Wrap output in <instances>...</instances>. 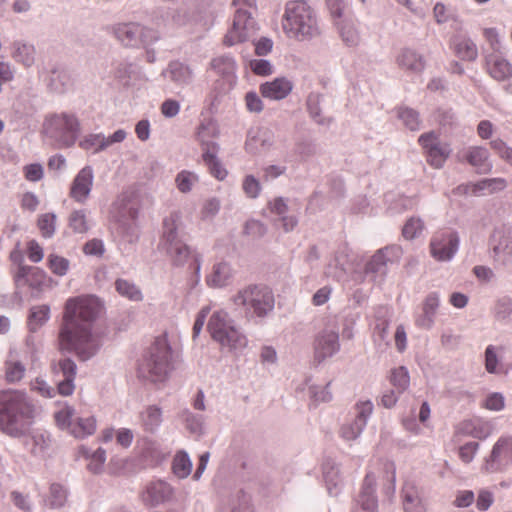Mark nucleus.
I'll list each match as a JSON object with an SVG mask.
<instances>
[{
	"label": "nucleus",
	"mask_w": 512,
	"mask_h": 512,
	"mask_svg": "<svg viewBox=\"0 0 512 512\" xmlns=\"http://www.w3.org/2000/svg\"><path fill=\"white\" fill-rule=\"evenodd\" d=\"M181 418L185 421L186 428L192 434L200 435L203 433L204 418L202 415L193 414L188 409H185L181 413Z\"/></svg>",
	"instance_id": "obj_50"
},
{
	"label": "nucleus",
	"mask_w": 512,
	"mask_h": 512,
	"mask_svg": "<svg viewBox=\"0 0 512 512\" xmlns=\"http://www.w3.org/2000/svg\"><path fill=\"white\" fill-rule=\"evenodd\" d=\"M211 68L222 76L231 77L236 71L237 64L232 56L223 55L211 61Z\"/></svg>",
	"instance_id": "obj_42"
},
{
	"label": "nucleus",
	"mask_w": 512,
	"mask_h": 512,
	"mask_svg": "<svg viewBox=\"0 0 512 512\" xmlns=\"http://www.w3.org/2000/svg\"><path fill=\"white\" fill-rule=\"evenodd\" d=\"M115 38L126 47H144L157 42L160 38L158 31L140 23H119L113 27Z\"/></svg>",
	"instance_id": "obj_8"
},
{
	"label": "nucleus",
	"mask_w": 512,
	"mask_h": 512,
	"mask_svg": "<svg viewBox=\"0 0 512 512\" xmlns=\"http://www.w3.org/2000/svg\"><path fill=\"white\" fill-rule=\"evenodd\" d=\"M94 182V172L91 166L83 167L73 179L70 186V197L78 203L84 204L91 193Z\"/></svg>",
	"instance_id": "obj_19"
},
{
	"label": "nucleus",
	"mask_w": 512,
	"mask_h": 512,
	"mask_svg": "<svg viewBox=\"0 0 512 512\" xmlns=\"http://www.w3.org/2000/svg\"><path fill=\"white\" fill-rule=\"evenodd\" d=\"M323 475L328 493L331 496H337L342 486V479L340 477L338 466L329 461L324 463Z\"/></svg>",
	"instance_id": "obj_33"
},
{
	"label": "nucleus",
	"mask_w": 512,
	"mask_h": 512,
	"mask_svg": "<svg viewBox=\"0 0 512 512\" xmlns=\"http://www.w3.org/2000/svg\"><path fill=\"white\" fill-rule=\"evenodd\" d=\"M490 257L496 269H507L512 266V233L496 230L490 242Z\"/></svg>",
	"instance_id": "obj_11"
},
{
	"label": "nucleus",
	"mask_w": 512,
	"mask_h": 512,
	"mask_svg": "<svg viewBox=\"0 0 512 512\" xmlns=\"http://www.w3.org/2000/svg\"><path fill=\"white\" fill-rule=\"evenodd\" d=\"M173 473L181 479L188 477L192 471V461L185 451H179L172 462Z\"/></svg>",
	"instance_id": "obj_41"
},
{
	"label": "nucleus",
	"mask_w": 512,
	"mask_h": 512,
	"mask_svg": "<svg viewBox=\"0 0 512 512\" xmlns=\"http://www.w3.org/2000/svg\"><path fill=\"white\" fill-rule=\"evenodd\" d=\"M233 276V269L228 262L221 261L213 265L212 270L206 277V283L211 288H222L227 286Z\"/></svg>",
	"instance_id": "obj_31"
},
{
	"label": "nucleus",
	"mask_w": 512,
	"mask_h": 512,
	"mask_svg": "<svg viewBox=\"0 0 512 512\" xmlns=\"http://www.w3.org/2000/svg\"><path fill=\"white\" fill-rule=\"evenodd\" d=\"M335 25L338 28L339 34L343 42L350 47L358 45L360 41L359 33L354 24L346 19L336 21Z\"/></svg>",
	"instance_id": "obj_39"
},
{
	"label": "nucleus",
	"mask_w": 512,
	"mask_h": 512,
	"mask_svg": "<svg viewBox=\"0 0 512 512\" xmlns=\"http://www.w3.org/2000/svg\"><path fill=\"white\" fill-rule=\"evenodd\" d=\"M464 158L479 174H487L492 171L493 163L490 159V153L483 146L469 147L465 152Z\"/></svg>",
	"instance_id": "obj_24"
},
{
	"label": "nucleus",
	"mask_w": 512,
	"mask_h": 512,
	"mask_svg": "<svg viewBox=\"0 0 512 512\" xmlns=\"http://www.w3.org/2000/svg\"><path fill=\"white\" fill-rule=\"evenodd\" d=\"M35 407L25 392H0V430L12 437L22 436L31 425Z\"/></svg>",
	"instance_id": "obj_2"
},
{
	"label": "nucleus",
	"mask_w": 512,
	"mask_h": 512,
	"mask_svg": "<svg viewBox=\"0 0 512 512\" xmlns=\"http://www.w3.org/2000/svg\"><path fill=\"white\" fill-rule=\"evenodd\" d=\"M235 323V320L226 310L218 309L211 314L207 323V330L211 338L215 341Z\"/></svg>",
	"instance_id": "obj_28"
},
{
	"label": "nucleus",
	"mask_w": 512,
	"mask_h": 512,
	"mask_svg": "<svg viewBox=\"0 0 512 512\" xmlns=\"http://www.w3.org/2000/svg\"><path fill=\"white\" fill-rule=\"evenodd\" d=\"M67 500V491L60 484H52L47 499V504L52 509H58L65 505Z\"/></svg>",
	"instance_id": "obj_48"
},
{
	"label": "nucleus",
	"mask_w": 512,
	"mask_h": 512,
	"mask_svg": "<svg viewBox=\"0 0 512 512\" xmlns=\"http://www.w3.org/2000/svg\"><path fill=\"white\" fill-rule=\"evenodd\" d=\"M173 490L171 486L164 481H156L149 484L143 493V501L146 505L157 506L172 496Z\"/></svg>",
	"instance_id": "obj_27"
},
{
	"label": "nucleus",
	"mask_w": 512,
	"mask_h": 512,
	"mask_svg": "<svg viewBox=\"0 0 512 512\" xmlns=\"http://www.w3.org/2000/svg\"><path fill=\"white\" fill-rule=\"evenodd\" d=\"M52 372L58 378L57 392L62 396H70L75 390L74 380L77 374L76 363L68 357L53 362Z\"/></svg>",
	"instance_id": "obj_13"
},
{
	"label": "nucleus",
	"mask_w": 512,
	"mask_h": 512,
	"mask_svg": "<svg viewBox=\"0 0 512 512\" xmlns=\"http://www.w3.org/2000/svg\"><path fill=\"white\" fill-rule=\"evenodd\" d=\"M459 236L456 232L435 234L430 242V253L437 261H450L459 248Z\"/></svg>",
	"instance_id": "obj_15"
},
{
	"label": "nucleus",
	"mask_w": 512,
	"mask_h": 512,
	"mask_svg": "<svg viewBox=\"0 0 512 512\" xmlns=\"http://www.w3.org/2000/svg\"><path fill=\"white\" fill-rule=\"evenodd\" d=\"M13 278L17 290L26 285L32 289L40 290L45 283L46 274L38 267L20 264Z\"/></svg>",
	"instance_id": "obj_21"
},
{
	"label": "nucleus",
	"mask_w": 512,
	"mask_h": 512,
	"mask_svg": "<svg viewBox=\"0 0 512 512\" xmlns=\"http://www.w3.org/2000/svg\"><path fill=\"white\" fill-rule=\"evenodd\" d=\"M340 349L339 334L334 329H324L315 340L314 358L321 363L335 355Z\"/></svg>",
	"instance_id": "obj_17"
},
{
	"label": "nucleus",
	"mask_w": 512,
	"mask_h": 512,
	"mask_svg": "<svg viewBox=\"0 0 512 512\" xmlns=\"http://www.w3.org/2000/svg\"><path fill=\"white\" fill-rule=\"evenodd\" d=\"M292 83L286 78H276L260 86L263 97L271 100H282L292 91Z\"/></svg>",
	"instance_id": "obj_30"
},
{
	"label": "nucleus",
	"mask_w": 512,
	"mask_h": 512,
	"mask_svg": "<svg viewBox=\"0 0 512 512\" xmlns=\"http://www.w3.org/2000/svg\"><path fill=\"white\" fill-rule=\"evenodd\" d=\"M375 492L376 478L372 473H368L353 502L351 512H378V499Z\"/></svg>",
	"instance_id": "obj_16"
},
{
	"label": "nucleus",
	"mask_w": 512,
	"mask_h": 512,
	"mask_svg": "<svg viewBox=\"0 0 512 512\" xmlns=\"http://www.w3.org/2000/svg\"><path fill=\"white\" fill-rule=\"evenodd\" d=\"M235 306L244 310L246 319L265 318L274 309L275 298L272 290L265 285H248L233 297Z\"/></svg>",
	"instance_id": "obj_6"
},
{
	"label": "nucleus",
	"mask_w": 512,
	"mask_h": 512,
	"mask_svg": "<svg viewBox=\"0 0 512 512\" xmlns=\"http://www.w3.org/2000/svg\"><path fill=\"white\" fill-rule=\"evenodd\" d=\"M50 444L51 439L45 433L36 432L31 436V452L36 456L43 455L50 447Z\"/></svg>",
	"instance_id": "obj_51"
},
{
	"label": "nucleus",
	"mask_w": 512,
	"mask_h": 512,
	"mask_svg": "<svg viewBox=\"0 0 512 512\" xmlns=\"http://www.w3.org/2000/svg\"><path fill=\"white\" fill-rule=\"evenodd\" d=\"M251 42L255 46V53L258 56H266L272 51L273 41L268 37H259L257 35Z\"/></svg>",
	"instance_id": "obj_64"
},
{
	"label": "nucleus",
	"mask_w": 512,
	"mask_h": 512,
	"mask_svg": "<svg viewBox=\"0 0 512 512\" xmlns=\"http://www.w3.org/2000/svg\"><path fill=\"white\" fill-rule=\"evenodd\" d=\"M214 130L209 124H201L198 128L197 139L203 148L202 160L207 166L210 174L222 181L227 176V170L223 167L217 157L219 146L216 142L208 140L210 130Z\"/></svg>",
	"instance_id": "obj_10"
},
{
	"label": "nucleus",
	"mask_w": 512,
	"mask_h": 512,
	"mask_svg": "<svg viewBox=\"0 0 512 512\" xmlns=\"http://www.w3.org/2000/svg\"><path fill=\"white\" fill-rule=\"evenodd\" d=\"M259 26L252 17L251 11L238 8L235 12L233 24L226 33L223 43L226 46H233L237 43L251 41L257 36Z\"/></svg>",
	"instance_id": "obj_9"
},
{
	"label": "nucleus",
	"mask_w": 512,
	"mask_h": 512,
	"mask_svg": "<svg viewBox=\"0 0 512 512\" xmlns=\"http://www.w3.org/2000/svg\"><path fill=\"white\" fill-rule=\"evenodd\" d=\"M354 409V419L343 424L340 429V435L346 441L355 440L360 436L373 412V404L370 400L359 401Z\"/></svg>",
	"instance_id": "obj_14"
},
{
	"label": "nucleus",
	"mask_w": 512,
	"mask_h": 512,
	"mask_svg": "<svg viewBox=\"0 0 512 512\" xmlns=\"http://www.w3.org/2000/svg\"><path fill=\"white\" fill-rule=\"evenodd\" d=\"M82 455L89 460L87 469L93 474H100L103 471L104 463L106 461V451L102 448H98L95 451L82 447Z\"/></svg>",
	"instance_id": "obj_37"
},
{
	"label": "nucleus",
	"mask_w": 512,
	"mask_h": 512,
	"mask_svg": "<svg viewBox=\"0 0 512 512\" xmlns=\"http://www.w3.org/2000/svg\"><path fill=\"white\" fill-rule=\"evenodd\" d=\"M126 136L127 133L123 129L116 130L110 136H105L102 133H91L80 141L79 146L84 150H93V153H99L113 144L121 143Z\"/></svg>",
	"instance_id": "obj_20"
},
{
	"label": "nucleus",
	"mask_w": 512,
	"mask_h": 512,
	"mask_svg": "<svg viewBox=\"0 0 512 512\" xmlns=\"http://www.w3.org/2000/svg\"><path fill=\"white\" fill-rule=\"evenodd\" d=\"M220 349L229 353L242 352L248 345V338L240 327L235 323L225 331L217 340Z\"/></svg>",
	"instance_id": "obj_22"
},
{
	"label": "nucleus",
	"mask_w": 512,
	"mask_h": 512,
	"mask_svg": "<svg viewBox=\"0 0 512 512\" xmlns=\"http://www.w3.org/2000/svg\"><path fill=\"white\" fill-rule=\"evenodd\" d=\"M178 352L175 351L167 333L156 337L144 353L138 367L139 377L152 383H163L175 369Z\"/></svg>",
	"instance_id": "obj_3"
},
{
	"label": "nucleus",
	"mask_w": 512,
	"mask_h": 512,
	"mask_svg": "<svg viewBox=\"0 0 512 512\" xmlns=\"http://www.w3.org/2000/svg\"><path fill=\"white\" fill-rule=\"evenodd\" d=\"M282 27L288 37L299 41L312 39L321 33L317 14L305 1L286 4Z\"/></svg>",
	"instance_id": "obj_4"
},
{
	"label": "nucleus",
	"mask_w": 512,
	"mask_h": 512,
	"mask_svg": "<svg viewBox=\"0 0 512 512\" xmlns=\"http://www.w3.org/2000/svg\"><path fill=\"white\" fill-rule=\"evenodd\" d=\"M489 75L497 81H505L512 77V65L502 55L492 53L486 57Z\"/></svg>",
	"instance_id": "obj_26"
},
{
	"label": "nucleus",
	"mask_w": 512,
	"mask_h": 512,
	"mask_svg": "<svg viewBox=\"0 0 512 512\" xmlns=\"http://www.w3.org/2000/svg\"><path fill=\"white\" fill-rule=\"evenodd\" d=\"M397 117L409 130L417 131L420 129L421 120L419 113L416 110L409 107H400L397 109Z\"/></svg>",
	"instance_id": "obj_44"
},
{
	"label": "nucleus",
	"mask_w": 512,
	"mask_h": 512,
	"mask_svg": "<svg viewBox=\"0 0 512 512\" xmlns=\"http://www.w3.org/2000/svg\"><path fill=\"white\" fill-rule=\"evenodd\" d=\"M101 309L102 303L94 295L67 299L59 331L61 349L74 352L81 361L94 357L102 346L101 336L92 330Z\"/></svg>",
	"instance_id": "obj_1"
},
{
	"label": "nucleus",
	"mask_w": 512,
	"mask_h": 512,
	"mask_svg": "<svg viewBox=\"0 0 512 512\" xmlns=\"http://www.w3.org/2000/svg\"><path fill=\"white\" fill-rule=\"evenodd\" d=\"M396 64L407 73L420 74L426 67V60L415 49L404 47L399 50L396 56Z\"/></svg>",
	"instance_id": "obj_23"
},
{
	"label": "nucleus",
	"mask_w": 512,
	"mask_h": 512,
	"mask_svg": "<svg viewBox=\"0 0 512 512\" xmlns=\"http://www.w3.org/2000/svg\"><path fill=\"white\" fill-rule=\"evenodd\" d=\"M399 250L396 246H387L376 251L365 266L366 275L374 282H382L387 274V265L390 262L389 255Z\"/></svg>",
	"instance_id": "obj_18"
},
{
	"label": "nucleus",
	"mask_w": 512,
	"mask_h": 512,
	"mask_svg": "<svg viewBox=\"0 0 512 512\" xmlns=\"http://www.w3.org/2000/svg\"><path fill=\"white\" fill-rule=\"evenodd\" d=\"M198 181V174L188 170L180 171L175 178L177 189L184 194L189 193L193 189L194 185L198 183Z\"/></svg>",
	"instance_id": "obj_46"
},
{
	"label": "nucleus",
	"mask_w": 512,
	"mask_h": 512,
	"mask_svg": "<svg viewBox=\"0 0 512 512\" xmlns=\"http://www.w3.org/2000/svg\"><path fill=\"white\" fill-rule=\"evenodd\" d=\"M73 416H74V408L71 406H66L63 409H61L60 411L55 413V420H56L57 425L60 428H62V429L68 428L70 430L73 425V420H72Z\"/></svg>",
	"instance_id": "obj_60"
},
{
	"label": "nucleus",
	"mask_w": 512,
	"mask_h": 512,
	"mask_svg": "<svg viewBox=\"0 0 512 512\" xmlns=\"http://www.w3.org/2000/svg\"><path fill=\"white\" fill-rule=\"evenodd\" d=\"M162 76L169 79L176 86H186L192 82L193 71L180 61H171L167 68L162 71Z\"/></svg>",
	"instance_id": "obj_25"
},
{
	"label": "nucleus",
	"mask_w": 512,
	"mask_h": 512,
	"mask_svg": "<svg viewBox=\"0 0 512 512\" xmlns=\"http://www.w3.org/2000/svg\"><path fill=\"white\" fill-rule=\"evenodd\" d=\"M181 215L178 212L171 213L163 220L162 236L159 248L170 258L174 266H183L190 256L194 259V271L199 279L201 270V255L192 253L190 247L179 238V225Z\"/></svg>",
	"instance_id": "obj_5"
},
{
	"label": "nucleus",
	"mask_w": 512,
	"mask_h": 512,
	"mask_svg": "<svg viewBox=\"0 0 512 512\" xmlns=\"http://www.w3.org/2000/svg\"><path fill=\"white\" fill-rule=\"evenodd\" d=\"M346 273L347 269L345 267V263L341 260V255H336L334 258V264L330 263L325 270L326 276L337 281H341L345 277Z\"/></svg>",
	"instance_id": "obj_55"
},
{
	"label": "nucleus",
	"mask_w": 512,
	"mask_h": 512,
	"mask_svg": "<svg viewBox=\"0 0 512 512\" xmlns=\"http://www.w3.org/2000/svg\"><path fill=\"white\" fill-rule=\"evenodd\" d=\"M491 149L504 161L512 165V147L508 146L500 138H496L490 141Z\"/></svg>",
	"instance_id": "obj_57"
},
{
	"label": "nucleus",
	"mask_w": 512,
	"mask_h": 512,
	"mask_svg": "<svg viewBox=\"0 0 512 512\" xmlns=\"http://www.w3.org/2000/svg\"><path fill=\"white\" fill-rule=\"evenodd\" d=\"M426 154L427 161L431 166L441 168L450 154V148L447 144L440 143L436 147L428 150Z\"/></svg>",
	"instance_id": "obj_45"
},
{
	"label": "nucleus",
	"mask_w": 512,
	"mask_h": 512,
	"mask_svg": "<svg viewBox=\"0 0 512 512\" xmlns=\"http://www.w3.org/2000/svg\"><path fill=\"white\" fill-rule=\"evenodd\" d=\"M389 323V309L386 307H379L376 311V324L374 328V334L378 340L385 341L386 345L389 344L387 341Z\"/></svg>",
	"instance_id": "obj_38"
},
{
	"label": "nucleus",
	"mask_w": 512,
	"mask_h": 512,
	"mask_svg": "<svg viewBox=\"0 0 512 512\" xmlns=\"http://www.w3.org/2000/svg\"><path fill=\"white\" fill-rule=\"evenodd\" d=\"M11 501L20 510L24 512L32 511V501L27 494H23L19 491H12L10 494Z\"/></svg>",
	"instance_id": "obj_63"
},
{
	"label": "nucleus",
	"mask_w": 512,
	"mask_h": 512,
	"mask_svg": "<svg viewBox=\"0 0 512 512\" xmlns=\"http://www.w3.org/2000/svg\"><path fill=\"white\" fill-rule=\"evenodd\" d=\"M424 224L420 218L411 217L405 223L402 234L405 239L412 240L417 238L423 231Z\"/></svg>",
	"instance_id": "obj_52"
},
{
	"label": "nucleus",
	"mask_w": 512,
	"mask_h": 512,
	"mask_svg": "<svg viewBox=\"0 0 512 512\" xmlns=\"http://www.w3.org/2000/svg\"><path fill=\"white\" fill-rule=\"evenodd\" d=\"M48 265L54 274L64 276L68 272L70 263L69 260L64 257L50 254L48 256Z\"/></svg>",
	"instance_id": "obj_56"
},
{
	"label": "nucleus",
	"mask_w": 512,
	"mask_h": 512,
	"mask_svg": "<svg viewBox=\"0 0 512 512\" xmlns=\"http://www.w3.org/2000/svg\"><path fill=\"white\" fill-rule=\"evenodd\" d=\"M25 373L24 365L19 361H9L6 363V379L8 382H17L21 380Z\"/></svg>",
	"instance_id": "obj_58"
},
{
	"label": "nucleus",
	"mask_w": 512,
	"mask_h": 512,
	"mask_svg": "<svg viewBox=\"0 0 512 512\" xmlns=\"http://www.w3.org/2000/svg\"><path fill=\"white\" fill-rule=\"evenodd\" d=\"M433 17L437 24L442 25L454 19V14L442 2H437L433 7Z\"/></svg>",
	"instance_id": "obj_59"
},
{
	"label": "nucleus",
	"mask_w": 512,
	"mask_h": 512,
	"mask_svg": "<svg viewBox=\"0 0 512 512\" xmlns=\"http://www.w3.org/2000/svg\"><path fill=\"white\" fill-rule=\"evenodd\" d=\"M96 430L94 417L78 418L70 429V433L76 438H84L92 435Z\"/></svg>",
	"instance_id": "obj_43"
},
{
	"label": "nucleus",
	"mask_w": 512,
	"mask_h": 512,
	"mask_svg": "<svg viewBox=\"0 0 512 512\" xmlns=\"http://www.w3.org/2000/svg\"><path fill=\"white\" fill-rule=\"evenodd\" d=\"M403 508L405 512H426V507L411 485H405L402 490Z\"/></svg>",
	"instance_id": "obj_34"
},
{
	"label": "nucleus",
	"mask_w": 512,
	"mask_h": 512,
	"mask_svg": "<svg viewBox=\"0 0 512 512\" xmlns=\"http://www.w3.org/2000/svg\"><path fill=\"white\" fill-rule=\"evenodd\" d=\"M56 215L53 213L42 214L38 219V227L42 235L50 238L55 233Z\"/></svg>",
	"instance_id": "obj_54"
},
{
	"label": "nucleus",
	"mask_w": 512,
	"mask_h": 512,
	"mask_svg": "<svg viewBox=\"0 0 512 512\" xmlns=\"http://www.w3.org/2000/svg\"><path fill=\"white\" fill-rule=\"evenodd\" d=\"M266 232V226L258 220H249L244 225L243 233L253 238L263 237Z\"/></svg>",
	"instance_id": "obj_62"
},
{
	"label": "nucleus",
	"mask_w": 512,
	"mask_h": 512,
	"mask_svg": "<svg viewBox=\"0 0 512 512\" xmlns=\"http://www.w3.org/2000/svg\"><path fill=\"white\" fill-rule=\"evenodd\" d=\"M512 463V437H500L490 455L485 459L483 469L488 473L504 471Z\"/></svg>",
	"instance_id": "obj_12"
},
{
	"label": "nucleus",
	"mask_w": 512,
	"mask_h": 512,
	"mask_svg": "<svg viewBox=\"0 0 512 512\" xmlns=\"http://www.w3.org/2000/svg\"><path fill=\"white\" fill-rule=\"evenodd\" d=\"M50 318V307L47 304L33 306L28 316V329L30 332H36Z\"/></svg>",
	"instance_id": "obj_35"
},
{
	"label": "nucleus",
	"mask_w": 512,
	"mask_h": 512,
	"mask_svg": "<svg viewBox=\"0 0 512 512\" xmlns=\"http://www.w3.org/2000/svg\"><path fill=\"white\" fill-rule=\"evenodd\" d=\"M117 292L129 300L141 301L143 296L141 290L132 282L125 279H118L115 282Z\"/></svg>",
	"instance_id": "obj_47"
},
{
	"label": "nucleus",
	"mask_w": 512,
	"mask_h": 512,
	"mask_svg": "<svg viewBox=\"0 0 512 512\" xmlns=\"http://www.w3.org/2000/svg\"><path fill=\"white\" fill-rule=\"evenodd\" d=\"M12 57L25 67H31L35 62V48L32 44L15 41Z\"/></svg>",
	"instance_id": "obj_36"
},
{
	"label": "nucleus",
	"mask_w": 512,
	"mask_h": 512,
	"mask_svg": "<svg viewBox=\"0 0 512 512\" xmlns=\"http://www.w3.org/2000/svg\"><path fill=\"white\" fill-rule=\"evenodd\" d=\"M390 381L392 385L398 390V393L406 391L410 384L408 369L405 366H400L393 369L391 372Z\"/></svg>",
	"instance_id": "obj_49"
},
{
	"label": "nucleus",
	"mask_w": 512,
	"mask_h": 512,
	"mask_svg": "<svg viewBox=\"0 0 512 512\" xmlns=\"http://www.w3.org/2000/svg\"><path fill=\"white\" fill-rule=\"evenodd\" d=\"M69 225L76 233H86L89 229L84 210L73 211L69 217Z\"/></svg>",
	"instance_id": "obj_53"
},
{
	"label": "nucleus",
	"mask_w": 512,
	"mask_h": 512,
	"mask_svg": "<svg viewBox=\"0 0 512 512\" xmlns=\"http://www.w3.org/2000/svg\"><path fill=\"white\" fill-rule=\"evenodd\" d=\"M493 314L496 321L501 324L509 325L512 323V298L503 297L499 299L493 308Z\"/></svg>",
	"instance_id": "obj_40"
},
{
	"label": "nucleus",
	"mask_w": 512,
	"mask_h": 512,
	"mask_svg": "<svg viewBox=\"0 0 512 512\" xmlns=\"http://www.w3.org/2000/svg\"><path fill=\"white\" fill-rule=\"evenodd\" d=\"M244 193L249 198H257L261 191V185L259 181L253 175H247L242 183Z\"/></svg>",
	"instance_id": "obj_61"
},
{
	"label": "nucleus",
	"mask_w": 512,
	"mask_h": 512,
	"mask_svg": "<svg viewBox=\"0 0 512 512\" xmlns=\"http://www.w3.org/2000/svg\"><path fill=\"white\" fill-rule=\"evenodd\" d=\"M452 48L457 57L461 60L473 62L478 57V48L474 41L467 36H454Z\"/></svg>",
	"instance_id": "obj_32"
},
{
	"label": "nucleus",
	"mask_w": 512,
	"mask_h": 512,
	"mask_svg": "<svg viewBox=\"0 0 512 512\" xmlns=\"http://www.w3.org/2000/svg\"><path fill=\"white\" fill-rule=\"evenodd\" d=\"M141 428L148 433L156 432L163 422L162 409L157 405L145 406L138 416Z\"/></svg>",
	"instance_id": "obj_29"
},
{
	"label": "nucleus",
	"mask_w": 512,
	"mask_h": 512,
	"mask_svg": "<svg viewBox=\"0 0 512 512\" xmlns=\"http://www.w3.org/2000/svg\"><path fill=\"white\" fill-rule=\"evenodd\" d=\"M43 134L56 148H68L77 140L79 122L72 114H52L44 120Z\"/></svg>",
	"instance_id": "obj_7"
}]
</instances>
